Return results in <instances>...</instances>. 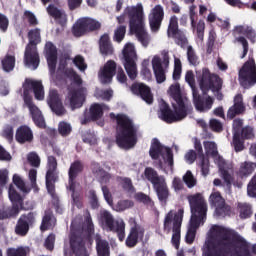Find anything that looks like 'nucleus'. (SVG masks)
<instances>
[{"label": "nucleus", "mask_w": 256, "mask_h": 256, "mask_svg": "<svg viewBox=\"0 0 256 256\" xmlns=\"http://www.w3.org/2000/svg\"><path fill=\"white\" fill-rule=\"evenodd\" d=\"M233 145L237 153L245 149L244 142L241 140V134H233Z\"/></svg>", "instance_id": "nucleus-60"}, {"label": "nucleus", "mask_w": 256, "mask_h": 256, "mask_svg": "<svg viewBox=\"0 0 256 256\" xmlns=\"http://www.w3.org/2000/svg\"><path fill=\"white\" fill-rule=\"evenodd\" d=\"M116 19L119 25H123L128 19L130 32L135 33L143 47L149 45V35L145 31V24L143 23V4L138 3L136 6H127Z\"/></svg>", "instance_id": "nucleus-6"}, {"label": "nucleus", "mask_w": 256, "mask_h": 256, "mask_svg": "<svg viewBox=\"0 0 256 256\" xmlns=\"http://www.w3.org/2000/svg\"><path fill=\"white\" fill-rule=\"evenodd\" d=\"M45 179L47 192L55 198V183L59 181V172L57 170H47Z\"/></svg>", "instance_id": "nucleus-32"}, {"label": "nucleus", "mask_w": 256, "mask_h": 256, "mask_svg": "<svg viewBox=\"0 0 256 256\" xmlns=\"http://www.w3.org/2000/svg\"><path fill=\"white\" fill-rule=\"evenodd\" d=\"M152 69L157 83H165L167 77L165 76V70L163 69L161 58L159 56H155L152 59Z\"/></svg>", "instance_id": "nucleus-33"}, {"label": "nucleus", "mask_w": 256, "mask_h": 256, "mask_svg": "<svg viewBox=\"0 0 256 256\" xmlns=\"http://www.w3.org/2000/svg\"><path fill=\"white\" fill-rule=\"evenodd\" d=\"M41 63V58L39 57V51L37 48L26 46L24 52V65L26 67H32L35 71Z\"/></svg>", "instance_id": "nucleus-25"}, {"label": "nucleus", "mask_w": 256, "mask_h": 256, "mask_svg": "<svg viewBox=\"0 0 256 256\" xmlns=\"http://www.w3.org/2000/svg\"><path fill=\"white\" fill-rule=\"evenodd\" d=\"M28 44L26 47H34L37 48V45L41 43V29L39 28H34L29 30L28 32Z\"/></svg>", "instance_id": "nucleus-39"}, {"label": "nucleus", "mask_w": 256, "mask_h": 256, "mask_svg": "<svg viewBox=\"0 0 256 256\" xmlns=\"http://www.w3.org/2000/svg\"><path fill=\"white\" fill-rule=\"evenodd\" d=\"M47 104L49 105L51 111L55 113V115H58V117H61V115H65V113H67V110L63 106V102H61V98H59V92H57L55 89L50 90L47 98Z\"/></svg>", "instance_id": "nucleus-22"}, {"label": "nucleus", "mask_w": 256, "mask_h": 256, "mask_svg": "<svg viewBox=\"0 0 256 256\" xmlns=\"http://www.w3.org/2000/svg\"><path fill=\"white\" fill-rule=\"evenodd\" d=\"M247 195L256 199V174L251 178L247 185Z\"/></svg>", "instance_id": "nucleus-59"}, {"label": "nucleus", "mask_w": 256, "mask_h": 256, "mask_svg": "<svg viewBox=\"0 0 256 256\" xmlns=\"http://www.w3.org/2000/svg\"><path fill=\"white\" fill-rule=\"evenodd\" d=\"M15 140L20 145H25L26 143H33L35 136L33 135V130L28 125H21L17 128L15 133Z\"/></svg>", "instance_id": "nucleus-26"}, {"label": "nucleus", "mask_w": 256, "mask_h": 256, "mask_svg": "<svg viewBox=\"0 0 256 256\" xmlns=\"http://www.w3.org/2000/svg\"><path fill=\"white\" fill-rule=\"evenodd\" d=\"M167 36L174 39L176 45L179 47H185L187 45V37H185V33L179 29V18L175 15L171 16L169 19Z\"/></svg>", "instance_id": "nucleus-17"}, {"label": "nucleus", "mask_w": 256, "mask_h": 256, "mask_svg": "<svg viewBox=\"0 0 256 256\" xmlns=\"http://www.w3.org/2000/svg\"><path fill=\"white\" fill-rule=\"evenodd\" d=\"M8 196L12 205H18L20 207H23V196H21V194L17 192L13 184L9 186Z\"/></svg>", "instance_id": "nucleus-41"}, {"label": "nucleus", "mask_w": 256, "mask_h": 256, "mask_svg": "<svg viewBox=\"0 0 256 256\" xmlns=\"http://www.w3.org/2000/svg\"><path fill=\"white\" fill-rule=\"evenodd\" d=\"M55 240H56V236L54 233H50L44 242V247L45 249H47L48 251H53L55 249Z\"/></svg>", "instance_id": "nucleus-61"}, {"label": "nucleus", "mask_w": 256, "mask_h": 256, "mask_svg": "<svg viewBox=\"0 0 256 256\" xmlns=\"http://www.w3.org/2000/svg\"><path fill=\"white\" fill-rule=\"evenodd\" d=\"M120 184L125 193H135V186H133L131 178L120 177Z\"/></svg>", "instance_id": "nucleus-48"}, {"label": "nucleus", "mask_w": 256, "mask_h": 256, "mask_svg": "<svg viewBox=\"0 0 256 256\" xmlns=\"http://www.w3.org/2000/svg\"><path fill=\"white\" fill-rule=\"evenodd\" d=\"M6 256H27V248L20 246L17 248H8Z\"/></svg>", "instance_id": "nucleus-53"}, {"label": "nucleus", "mask_w": 256, "mask_h": 256, "mask_svg": "<svg viewBox=\"0 0 256 256\" xmlns=\"http://www.w3.org/2000/svg\"><path fill=\"white\" fill-rule=\"evenodd\" d=\"M1 63L3 70L6 73H11L15 69V56L7 54Z\"/></svg>", "instance_id": "nucleus-44"}, {"label": "nucleus", "mask_w": 256, "mask_h": 256, "mask_svg": "<svg viewBox=\"0 0 256 256\" xmlns=\"http://www.w3.org/2000/svg\"><path fill=\"white\" fill-rule=\"evenodd\" d=\"M117 73V63L114 60H108L104 65L103 69L100 71V81L103 85H107L113 81Z\"/></svg>", "instance_id": "nucleus-23"}, {"label": "nucleus", "mask_w": 256, "mask_h": 256, "mask_svg": "<svg viewBox=\"0 0 256 256\" xmlns=\"http://www.w3.org/2000/svg\"><path fill=\"white\" fill-rule=\"evenodd\" d=\"M195 9H197V6L195 5H192L189 8L191 27L193 31H196L198 39L203 41V37H205V21L199 20L197 23L198 16Z\"/></svg>", "instance_id": "nucleus-24"}, {"label": "nucleus", "mask_w": 256, "mask_h": 256, "mask_svg": "<svg viewBox=\"0 0 256 256\" xmlns=\"http://www.w3.org/2000/svg\"><path fill=\"white\" fill-rule=\"evenodd\" d=\"M199 159V167L201 169V173L204 177L209 175V158L205 157V155H201Z\"/></svg>", "instance_id": "nucleus-51"}, {"label": "nucleus", "mask_w": 256, "mask_h": 256, "mask_svg": "<svg viewBox=\"0 0 256 256\" xmlns=\"http://www.w3.org/2000/svg\"><path fill=\"white\" fill-rule=\"evenodd\" d=\"M27 161L31 167H40L41 166V158L39 157V154L36 152H30L27 155Z\"/></svg>", "instance_id": "nucleus-55"}, {"label": "nucleus", "mask_w": 256, "mask_h": 256, "mask_svg": "<svg viewBox=\"0 0 256 256\" xmlns=\"http://www.w3.org/2000/svg\"><path fill=\"white\" fill-rule=\"evenodd\" d=\"M167 149H170L167 146H163L159 139L154 138L151 142L150 150H149V155L151 159L154 161H157L160 157H165V154L167 153Z\"/></svg>", "instance_id": "nucleus-28"}, {"label": "nucleus", "mask_w": 256, "mask_h": 256, "mask_svg": "<svg viewBox=\"0 0 256 256\" xmlns=\"http://www.w3.org/2000/svg\"><path fill=\"white\" fill-rule=\"evenodd\" d=\"M53 227H55V217L53 213L45 212L40 225V231L45 233V231H49V229H53Z\"/></svg>", "instance_id": "nucleus-38"}, {"label": "nucleus", "mask_w": 256, "mask_h": 256, "mask_svg": "<svg viewBox=\"0 0 256 256\" xmlns=\"http://www.w3.org/2000/svg\"><path fill=\"white\" fill-rule=\"evenodd\" d=\"M187 200L190 206L191 218L185 241L188 245H193L198 227H201L207 221V201L201 193L188 195Z\"/></svg>", "instance_id": "nucleus-4"}, {"label": "nucleus", "mask_w": 256, "mask_h": 256, "mask_svg": "<svg viewBox=\"0 0 256 256\" xmlns=\"http://www.w3.org/2000/svg\"><path fill=\"white\" fill-rule=\"evenodd\" d=\"M153 189L158 197V201L163 205H167V201L169 200V186H167V181L162 180L157 185L153 186Z\"/></svg>", "instance_id": "nucleus-31"}, {"label": "nucleus", "mask_w": 256, "mask_h": 256, "mask_svg": "<svg viewBox=\"0 0 256 256\" xmlns=\"http://www.w3.org/2000/svg\"><path fill=\"white\" fill-rule=\"evenodd\" d=\"M96 253L98 256H111V247L109 242L101 237V235H95Z\"/></svg>", "instance_id": "nucleus-34"}, {"label": "nucleus", "mask_w": 256, "mask_h": 256, "mask_svg": "<svg viewBox=\"0 0 256 256\" xmlns=\"http://www.w3.org/2000/svg\"><path fill=\"white\" fill-rule=\"evenodd\" d=\"M145 237V228L143 226L137 224V221L134 220L133 226L130 228V232L126 238V247L129 249H133L136 247L139 241H143Z\"/></svg>", "instance_id": "nucleus-19"}, {"label": "nucleus", "mask_w": 256, "mask_h": 256, "mask_svg": "<svg viewBox=\"0 0 256 256\" xmlns=\"http://www.w3.org/2000/svg\"><path fill=\"white\" fill-rule=\"evenodd\" d=\"M45 59L47 61L50 75H55V71H57L58 53L57 46H55L53 42H47L45 45Z\"/></svg>", "instance_id": "nucleus-21"}, {"label": "nucleus", "mask_w": 256, "mask_h": 256, "mask_svg": "<svg viewBox=\"0 0 256 256\" xmlns=\"http://www.w3.org/2000/svg\"><path fill=\"white\" fill-rule=\"evenodd\" d=\"M205 245L206 256L256 255V244L251 246L239 232L219 225L211 228L210 238Z\"/></svg>", "instance_id": "nucleus-1"}, {"label": "nucleus", "mask_w": 256, "mask_h": 256, "mask_svg": "<svg viewBox=\"0 0 256 256\" xmlns=\"http://www.w3.org/2000/svg\"><path fill=\"white\" fill-rule=\"evenodd\" d=\"M85 223L87 234L83 230H76L70 235V246L75 256H89L85 243L90 241L91 235L95 233V225H93L91 214L88 213L85 217Z\"/></svg>", "instance_id": "nucleus-8"}, {"label": "nucleus", "mask_w": 256, "mask_h": 256, "mask_svg": "<svg viewBox=\"0 0 256 256\" xmlns=\"http://www.w3.org/2000/svg\"><path fill=\"white\" fill-rule=\"evenodd\" d=\"M245 113V105L243 104V95L237 94L234 98V104L231 106L227 112L228 119H235L237 115H242Z\"/></svg>", "instance_id": "nucleus-29"}, {"label": "nucleus", "mask_w": 256, "mask_h": 256, "mask_svg": "<svg viewBox=\"0 0 256 256\" xmlns=\"http://www.w3.org/2000/svg\"><path fill=\"white\" fill-rule=\"evenodd\" d=\"M135 199L136 201H139V203H143V205H146V207H149L150 209H155V202L149 195L143 193V192H138L135 194Z\"/></svg>", "instance_id": "nucleus-43"}, {"label": "nucleus", "mask_w": 256, "mask_h": 256, "mask_svg": "<svg viewBox=\"0 0 256 256\" xmlns=\"http://www.w3.org/2000/svg\"><path fill=\"white\" fill-rule=\"evenodd\" d=\"M163 19H165V10L163 9V6L158 4L153 7L151 13L148 16V21L152 33H158L159 29H161Z\"/></svg>", "instance_id": "nucleus-18"}, {"label": "nucleus", "mask_w": 256, "mask_h": 256, "mask_svg": "<svg viewBox=\"0 0 256 256\" xmlns=\"http://www.w3.org/2000/svg\"><path fill=\"white\" fill-rule=\"evenodd\" d=\"M111 119H115L116 127V144L120 149H133L137 145V133L139 127L135 125L133 120L125 114H110Z\"/></svg>", "instance_id": "nucleus-5"}, {"label": "nucleus", "mask_w": 256, "mask_h": 256, "mask_svg": "<svg viewBox=\"0 0 256 256\" xmlns=\"http://www.w3.org/2000/svg\"><path fill=\"white\" fill-rule=\"evenodd\" d=\"M84 169L85 165H83V162H81V160H75L71 163L68 170V189L72 193L71 197L74 203L79 201V196L75 195V189H77L76 179L79 177V175H81V172L84 171Z\"/></svg>", "instance_id": "nucleus-16"}, {"label": "nucleus", "mask_w": 256, "mask_h": 256, "mask_svg": "<svg viewBox=\"0 0 256 256\" xmlns=\"http://www.w3.org/2000/svg\"><path fill=\"white\" fill-rule=\"evenodd\" d=\"M239 79L244 89L253 87L256 83V65L255 60H249L244 63L242 69L239 71Z\"/></svg>", "instance_id": "nucleus-14"}, {"label": "nucleus", "mask_w": 256, "mask_h": 256, "mask_svg": "<svg viewBox=\"0 0 256 256\" xmlns=\"http://www.w3.org/2000/svg\"><path fill=\"white\" fill-rule=\"evenodd\" d=\"M131 91L133 95L141 97L142 101L147 103V105H153L154 97L153 92H151V87L147 86L145 83H134L131 86Z\"/></svg>", "instance_id": "nucleus-20"}, {"label": "nucleus", "mask_w": 256, "mask_h": 256, "mask_svg": "<svg viewBox=\"0 0 256 256\" xmlns=\"http://www.w3.org/2000/svg\"><path fill=\"white\" fill-rule=\"evenodd\" d=\"M223 203H225V199H223L220 192H214L210 195V204L212 207H219L223 205Z\"/></svg>", "instance_id": "nucleus-54"}, {"label": "nucleus", "mask_w": 256, "mask_h": 256, "mask_svg": "<svg viewBox=\"0 0 256 256\" xmlns=\"http://www.w3.org/2000/svg\"><path fill=\"white\" fill-rule=\"evenodd\" d=\"M215 213L218 217H227L231 213V207L227 205L225 202L216 206Z\"/></svg>", "instance_id": "nucleus-57"}, {"label": "nucleus", "mask_w": 256, "mask_h": 256, "mask_svg": "<svg viewBox=\"0 0 256 256\" xmlns=\"http://www.w3.org/2000/svg\"><path fill=\"white\" fill-rule=\"evenodd\" d=\"M203 145L206 155H210L211 157H217V155H219V151H217V144L215 142L204 141Z\"/></svg>", "instance_id": "nucleus-47"}, {"label": "nucleus", "mask_w": 256, "mask_h": 256, "mask_svg": "<svg viewBox=\"0 0 256 256\" xmlns=\"http://www.w3.org/2000/svg\"><path fill=\"white\" fill-rule=\"evenodd\" d=\"M37 219L34 212L22 214L14 227V233L18 237H27L31 228L35 226Z\"/></svg>", "instance_id": "nucleus-15"}, {"label": "nucleus", "mask_w": 256, "mask_h": 256, "mask_svg": "<svg viewBox=\"0 0 256 256\" xmlns=\"http://www.w3.org/2000/svg\"><path fill=\"white\" fill-rule=\"evenodd\" d=\"M103 117V107L101 104L94 103L90 106L89 111L84 113V119L81 120L82 125H87L92 121H99Z\"/></svg>", "instance_id": "nucleus-27"}, {"label": "nucleus", "mask_w": 256, "mask_h": 256, "mask_svg": "<svg viewBox=\"0 0 256 256\" xmlns=\"http://www.w3.org/2000/svg\"><path fill=\"white\" fill-rule=\"evenodd\" d=\"M22 87L23 101L30 111L34 125H36V127L39 129H46L47 124L45 123V117H43V113H41L39 107L33 103V96H31V91H33L34 97L37 101H43V99H45V89L43 88V83H41V81L26 78Z\"/></svg>", "instance_id": "nucleus-3"}, {"label": "nucleus", "mask_w": 256, "mask_h": 256, "mask_svg": "<svg viewBox=\"0 0 256 256\" xmlns=\"http://www.w3.org/2000/svg\"><path fill=\"white\" fill-rule=\"evenodd\" d=\"M67 65H69L67 61L60 59L58 70L78 87L77 89L69 88L68 95L70 97V106L72 109H81L85 103V92L87 91V88L82 86L83 79L77 71L73 68H67Z\"/></svg>", "instance_id": "nucleus-7"}, {"label": "nucleus", "mask_w": 256, "mask_h": 256, "mask_svg": "<svg viewBox=\"0 0 256 256\" xmlns=\"http://www.w3.org/2000/svg\"><path fill=\"white\" fill-rule=\"evenodd\" d=\"M84 21L88 33H93L94 31H99V29H101V22L96 19L85 17Z\"/></svg>", "instance_id": "nucleus-45"}, {"label": "nucleus", "mask_w": 256, "mask_h": 256, "mask_svg": "<svg viewBox=\"0 0 256 256\" xmlns=\"http://www.w3.org/2000/svg\"><path fill=\"white\" fill-rule=\"evenodd\" d=\"M123 57L126 73L131 81H135V79H137V52H135L133 44L125 45L123 49Z\"/></svg>", "instance_id": "nucleus-12"}, {"label": "nucleus", "mask_w": 256, "mask_h": 256, "mask_svg": "<svg viewBox=\"0 0 256 256\" xmlns=\"http://www.w3.org/2000/svg\"><path fill=\"white\" fill-rule=\"evenodd\" d=\"M170 95L175 101V103H172L174 112L165 100H161L157 112L159 119L168 124L183 121V119L187 117V111H189L191 107V103L188 102L187 98H183L181 85H179V83L170 86Z\"/></svg>", "instance_id": "nucleus-2"}, {"label": "nucleus", "mask_w": 256, "mask_h": 256, "mask_svg": "<svg viewBox=\"0 0 256 256\" xmlns=\"http://www.w3.org/2000/svg\"><path fill=\"white\" fill-rule=\"evenodd\" d=\"M101 221L106 225L108 231L117 233L119 241H125V222L123 220L115 221L113 214L105 210L101 213Z\"/></svg>", "instance_id": "nucleus-13"}, {"label": "nucleus", "mask_w": 256, "mask_h": 256, "mask_svg": "<svg viewBox=\"0 0 256 256\" xmlns=\"http://www.w3.org/2000/svg\"><path fill=\"white\" fill-rule=\"evenodd\" d=\"M183 209H179L173 216V213L169 212L164 219V231L167 233L171 232V225L172 226V239L171 243L175 247V249H179V245H181V225L183 223Z\"/></svg>", "instance_id": "nucleus-11"}, {"label": "nucleus", "mask_w": 256, "mask_h": 256, "mask_svg": "<svg viewBox=\"0 0 256 256\" xmlns=\"http://www.w3.org/2000/svg\"><path fill=\"white\" fill-rule=\"evenodd\" d=\"M47 13L50 17H53L61 27H65V25H67V13L57 8L55 5L50 4L47 7Z\"/></svg>", "instance_id": "nucleus-30"}, {"label": "nucleus", "mask_w": 256, "mask_h": 256, "mask_svg": "<svg viewBox=\"0 0 256 256\" xmlns=\"http://www.w3.org/2000/svg\"><path fill=\"white\" fill-rule=\"evenodd\" d=\"M253 215V210H251V206L248 204H243L240 207V217L241 219H249Z\"/></svg>", "instance_id": "nucleus-62"}, {"label": "nucleus", "mask_w": 256, "mask_h": 256, "mask_svg": "<svg viewBox=\"0 0 256 256\" xmlns=\"http://www.w3.org/2000/svg\"><path fill=\"white\" fill-rule=\"evenodd\" d=\"M187 60L190 65H193L194 67H197L199 64V56H197V53L195 52V49H193V46L187 47Z\"/></svg>", "instance_id": "nucleus-50"}, {"label": "nucleus", "mask_w": 256, "mask_h": 256, "mask_svg": "<svg viewBox=\"0 0 256 256\" xmlns=\"http://www.w3.org/2000/svg\"><path fill=\"white\" fill-rule=\"evenodd\" d=\"M99 49L102 55H113L114 49L113 44L111 43V38L109 34L105 33L100 37L99 40Z\"/></svg>", "instance_id": "nucleus-35"}, {"label": "nucleus", "mask_w": 256, "mask_h": 256, "mask_svg": "<svg viewBox=\"0 0 256 256\" xmlns=\"http://www.w3.org/2000/svg\"><path fill=\"white\" fill-rule=\"evenodd\" d=\"M240 137L242 139H253L255 137V132L250 126L244 127L240 132Z\"/></svg>", "instance_id": "nucleus-63"}, {"label": "nucleus", "mask_w": 256, "mask_h": 256, "mask_svg": "<svg viewBox=\"0 0 256 256\" xmlns=\"http://www.w3.org/2000/svg\"><path fill=\"white\" fill-rule=\"evenodd\" d=\"M253 171H255V163L243 162L240 164L238 176L240 179H247V177L253 175Z\"/></svg>", "instance_id": "nucleus-37"}, {"label": "nucleus", "mask_w": 256, "mask_h": 256, "mask_svg": "<svg viewBox=\"0 0 256 256\" xmlns=\"http://www.w3.org/2000/svg\"><path fill=\"white\" fill-rule=\"evenodd\" d=\"M72 61L75 67L79 69V71L87 70V63L85 62V58L82 55H76Z\"/></svg>", "instance_id": "nucleus-58"}, {"label": "nucleus", "mask_w": 256, "mask_h": 256, "mask_svg": "<svg viewBox=\"0 0 256 256\" xmlns=\"http://www.w3.org/2000/svg\"><path fill=\"white\" fill-rule=\"evenodd\" d=\"M72 33L74 37H83V35H87V25L85 23V18H80L72 28Z\"/></svg>", "instance_id": "nucleus-40"}, {"label": "nucleus", "mask_w": 256, "mask_h": 256, "mask_svg": "<svg viewBox=\"0 0 256 256\" xmlns=\"http://www.w3.org/2000/svg\"><path fill=\"white\" fill-rule=\"evenodd\" d=\"M23 210V206H19L17 204H12L11 208L3 211V220L5 219H15Z\"/></svg>", "instance_id": "nucleus-42"}, {"label": "nucleus", "mask_w": 256, "mask_h": 256, "mask_svg": "<svg viewBox=\"0 0 256 256\" xmlns=\"http://www.w3.org/2000/svg\"><path fill=\"white\" fill-rule=\"evenodd\" d=\"M125 33H127V26H118L117 29L114 31V41H116V43H121V41L125 39Z\"/></svg>", "instance_id": "nucleus-52"}, {"label": "nucleus", "mask_w": 256, "mask_h": 256, "mask_svg": "<svg viewBox=\"0 0 256 256\" xmlns=\"http://www.w3.org/2000/svg\"><path fill=\"white\" fill-rule=\"evenodd\" d=\"M183 181L187 185L188 189H193V187L197 185V179H195V176H193L191 170H188L183 176Z\"/></svg>", "instance_id": "nucleus-56"}, {"label": "nucleus", "mask_w": 256, "mask_h": 256, "mask_svg": "<svg viewBox=\"0 0 256 256\" xmlns=\"http://www.w3.org/2000/svg\"><path fill=\"white\" fill-rule=\"evenodd\" d=\"M73 131L71 123L61 121L58 124V133L61 137H69Z\"/></svg>", "instance_id": "nucleus-46"}, {"label": "nucleus", "mask_w": 256, "mask_h": 256, "mask_svg": "<svg viewBox=\"0 0 256 256\" xmlns=\"http://www.w3.org/2000/svg\"><path fill=\"white\" fill-rule=\"evenodd\" d=\"M202 95H207L209 91L217 93L216 99L223 101V93L220 91L223 89V79L217 74H211L208 68L202 69V74L198 78Z\"/></svg>", "instance_id": "nucleus-9"}, {"label": "nucleus", "mask_w": 256, "mask_h": 256, "mask_svg": "<svg viewBox=\"0 0 256 256\" xmlns=\"http://www.w3.org/2000/svg\"><path fill=\"white\" fill-rule=\"evenodd\" d=\"M2 137L7 139L11 143L13 141V127L11 125H6L2 131Z\"/></svg>", "instance_id": "nucleus-64"}, {"label": "nucleus", "mask_w": 256, "mask_h": 256, "mask_svg": "<svg viewBox=\"0 0 256 256\" xmlns=\"http://www.w3.org/2000/svg\"><path fill=\"white\" fill-rule=\"evenodd\" d=\"M135 205L131 200H120L116 205L113 206V210L117 211V213H121V211H125L127 209H131Z\"/></svg>", "instance_id": "nucleus-49"}, {"label": "nucleus", "mask_w": 256, "mask_h": 256, "mask_svg": "<svg viewBox=\"0 0 256 256\" xmlns=\"http://www.w3.org/2000/svg\"><path fill=\"white\" fill-rule=\"evenodd\" d=\"M185 80L192 89L193 104L196 111H199L200 113L211 111L215 100L211 96L204 97L199 94V90L197 89V86H195V74H193V71L190 70L186 73Z\"/></svg>", "instance_id": "nucleus-10"}, {"label": "nucleus", "mask_w": 256, "mask_h": 256, "mask_svg": "<svg viewBox=\"0 0 256 256\" xmlns=\"http://www.w3.org/2000/svg\"><path fill=\"white\" fill-rule=\"evenodd\" d=\"M144 176L147 181H149L153 185V187H155V185H159V183L165 180V177L159 176V173H157L156 170L151 167L145 168Z\"/></svg>", "instance_id": "nucleus-36"}]
</instances>
